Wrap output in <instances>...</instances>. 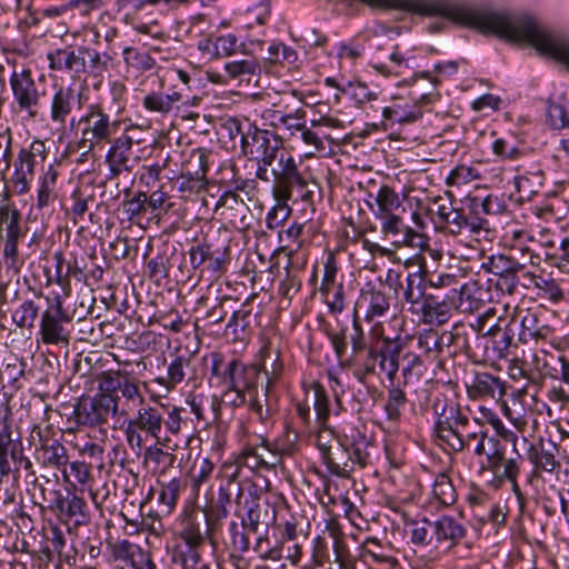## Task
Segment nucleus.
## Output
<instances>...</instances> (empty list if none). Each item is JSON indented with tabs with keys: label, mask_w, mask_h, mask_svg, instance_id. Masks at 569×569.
I'll use <instances>...</instances> for the list:
<instances>
[{
	"label": "nucleus",
	"mask_w": 569,
	"mask_h": 569,
	"mask_svg": "<svg viewBox=\"0 0 569 569\" xmlns=\"http://www.w3.org/2000/svg\"><path fill=\"white\" fill-rule=\"evenodd\" d=\"M271 174L274 179L273 194L290 199L293 188H305L307 181L299 171L296 159L282 151L272 164Z\"/></svg>",
	"instance_id": "14"
},
{
	"label": "nucleus",
	"mask_w": 569,
	"mask_h": 569,
	"mask_svg": "<svg viewBox=\"0 0 569 569\" xmlns=\"http://www.w3.org/2000/svg\"><path fill=\"white\" fill-rule=\"evenodd\" d=\"M338 273V264L335 254L329 253L325 263H323V278L320 286V292L322 296L327 297L331 293V291L337 287L336 286V277Z\"/></svg>",
	"instance_id": "63"
},
{
	"label": "nucleus",
	"mask_w": 569,
	"mask_h": 569,
	"mask_svg": "<svg viewBox=\"0 0 569 569\" xmlns=\"http://www.w3.org/2000/svg\"><path fill=\"white\" fill-rule=\"evenodd\" d=\"M162 448V446L157 443L156 446L146 448L144 459L154 462L158 467L161 468V472H166L168 469L173 467L177 458L176 455L164 451Z\"/></svg>",
	"instance_id": "56"
},
{
	"label": "nucleus",
	"mask_w": 569,
	"mask_h": 569,
	"mask_svg": "<svg viewBox=\"0 0 569 569\" xmlns=\"http://www.w3.org/2000/svg\"><path fill=\"white\" fill-rule=\"evenodd\" d=\"M214 470V463L207 457L197 458L189 472V479L192 490L198 492L199 489L209 481Z\"/></svg>",
	"instance_id": "47"
},
{
	"label": "nucleus",
	"mask_w": 569,
	"mask_h": 569,
	"mask_svg": "<svg viewBox=\"0 0 569 569\" xmlns=\"http://www.w3.org/2000/svg\"><path fill=\"white\" fill-rule=\"evenodd\" d=\"M479 179H481V174L478 169L472 166L459 164L449 172L446 184L448 187H461Z\"/></svg>",
	"instance_id": "52"
},
{
	"label": "nucleus",
	"mask_w": 569,
	"mask_h": 569,
	"mask_svg": "<svg viewBox=\"0 0 569 569\" xmlns=\"http://www.w3.org/2000/svg\"><path fill=\"white\" fill-rule=\"evenodd\" d=\"M186 409L178 406L161 405L160 408L143 403L137 410L136 416L130 419L132 423L157 441V445L174 450L178 446H170L168 436L161 437V432L178 436L187 423L183 419Z\"/></svg>",
	"instance_id": "2"
},
{
	"label": "nucleus",
	"mask_w": 569,
	"mask_h": 569,
	"mask_svg": "<svg viewBox=\"0 0 569 569\" xmlns=\"http://www.w3.org/2000/svg\"><path fill=\"white\" fill-rule=\"evenodd\" d=\"M406 403L407 397L405 391L400 387L395 386V382L391 383V387L388 389V398L385 405V411L388 420H398L406 407Z\"/></svg>",
	"instance_id": "50"
},
{
	"label": "nucleus",
	"mask_w": 569,
	"mask_h": 569,
	"mask_svg": "<svg viewBox=\"0 0 569 569\" xmlns=\"http://www.w3.org/2000/svg\"><path fill=\"white\" fill-rule=\"evenodd\" d=\"M402 351V343L399 339L382 338L380 345L375 348L378 367L390 381L395 382L399 371V358Z\"/></svg>",
	"instance_id": "25"
},
{
	"label": "nucleus",
	"mask_w": 569,
	"mask_h": 569,
	"mask_svg": "<svg viewBox=\"0 0 569 569\" xmlns=\"http://www.w3.org/2000/svg\"><path fill=\"white\" fill-rule=\"evenodd\" d=\"M72 315L64 308L60 297H57L41 312L39 337L43 345L68 347L72 338Z\"/></svg>",
	"instance_id": "7"
},
{
	"label": "nucleus",
	"mask_w": 569,
	"mask_h": 569,
	"mask_svg": "<svg viewBox=\"0 0 569 569\" xmlns=\"http://www.w3.org/2000/svg\"><path fill=\"white\" fill-rule=\"evenodd\" d=\"M457 23L482 33H493L511 42L529 44L540 54L569 67V39L551 31L530 16L475 10L457 2Z\"/></svg>",
	"instance_id": "1"
},
{
	"label": "nucleus",
	"mask_w": 569,
	"mask_h": 569,
	"mask_svg": "<svg viewBox=\"0 0 569 569\" xmlns=\"http://www.w3.org/2000/svg\"><path fill=\"white\" fill-rule=\"evenodd\" d=\"M436 214L443 224V231L451 236H468L479 241L480 238H486L491 230L487 219L477 217L471 212L466 214L463 209L455 208L452 203L439 204Z\"/></svg>",
	"instance_id": "9"
},
{
	"label": "nucleus",
	"mask_w": 569,
	"mask_h": 569,
	"mask_svg": "<svg viewBox=\"0 0 569 569\" xmlns=\"http://www.w3.org/2000/svg\"><path fill=\"white\" fill-rule=\"evenodd\" d=\"M432 497L441 506H452L457 501V492L451 479L446 473L436 476L432 485Z\"/></svg>",
	"instance_id": "45"
},
{
	"label": "nucleus",
	"mask_w": 569,
	"mask_h": 569,
	"mask_svg": "<svg viewBox=\"0 0 569 569\" xmlns=\"http://www.w3.org/2000/svg\"><path fill=\"white\" fill-rule=\"evenodd\" d=\"M450 296L455 302V309L462 312H473L483 303V289L477 281H468L459 288L450 289Z\"/></svg>",
	"instance_id": "26"
},
{
	"label": "nucleus",
	"mask_w": 569,
	"mask_h": 569,
	"mask_svg": "<svg viewBox=\"0 0 569 569\" xmlns=\"http://www.w3.org/2000/svg\"><path fill=\"white\" fill-rule=\"evenodd\" d=\"M180 490L181 481L178 478H173L162 486L158 500L167 513L171 512L176 507Z\"/></svg>",
	"instance_id": "57"
},
{
	"label": "nucleus",
	"mask_w": 569,
	"mask_h": 569,
	"mask_svg": "<svg viewBox=\"0 0 569 569\" xmlns=\"http://www.w3.org/2000/svg\"><path fill=\"white\" fill-rule=\"evenodd\" d=\"M362 557L367 562L372 561L385 565L388 568H393L398 563L391 543H382L377 538H368L363 541Z\"/></svg>",
	"instance_id": "30"
},
{
	"label": "nucleus",
	"mask_w": 569,
	"mask_h": 569,
	"mask_svg": "<svg viewBox=\"0 0 569 569\" xmlns=\"http://www.w3.org/2000/svg\"><path fill=\"white\" fill-rule=\"evenodd\" d=\"M506 391V381L489 372L476 373L472 381L467 385L468 396L473 400L491 398L500 401Z\"/></svg>",
	"instance_id": "23"
},
{
	"label": "nucleus",
	"mask_w": 569,
	"mask_h": 569,
	"mask_svg": "<svg viewBox=\"0 0 569 569\" xmlns=\"http://www.w3.org/2000/svg\"><path fill=\"white\" fill-rule=\"evenodd\" d=\"M516 322L517 320L515 316H512L505 325L503 332L500 335V338H495L492 350L497 359H505L508 356L509 348L511 347L513 341V326L516 325Z\"/></svg>",
	"instance_id": "54"
},
{
	"label": "nucleus",
	"mask_w": 569,
	"mask_h": 569,
	"mask_svg": "<svg viewBox=\"0 0 569 569\" xmlns=\"http://www.w3.org/2000/svg\"><path fill=\"white\" fill-rule=\"evenodd\" d=\"M241 144L244 154L257 163L273 164L283 151V139L280 136L257 126H250L242 134Z\"/></svg>",
	"instance_id": "11"
},
{
	"label": "nucleus",
	"mask_w": 569,
	"mask_h": 569,
	"mask_svg": "<svg viewBox=\"0 0 569 569\" xmlns=\"http://www.w3.org/2000/svg\"><path fill=\"white\" fill-rule=\"evenodd\" d=\"M467 533V529L455 518L449 516H441L433 521V535L436 546L447 545L449 548L457 546Z\"/></svg>",
	"instance_id": "27"
},
{
	"label": "nucleus",
	"mask_w": 569,
	"mask_h": 569,
	"mask_svg": "<svg viewBox=\"0 0 569 569\" xmlns=\"http://www.w3.org/2000/svg\"><path fill=\"white\" fill-rule=\"evenodd\" d=\"M76 58V49L72 47L54 49L47 54L50 70L64 72L73 78H78Z\"/></svg>",
	"instance_id": "33"
},
{
	"label": "nucleus",
	"mask_w": 569,
	"mask_h": 569,
	"mask_svg": "<svg viewBox=\"0 0 569 569\" xmlns=\"http://www.w3.org/2000/svg\"><path fill=\"white\" fill-rule=\"evenodd\" d=\"M378 220L380 221L381 233L390 239L396 247L422 249L427 246L426 237L407 226L397 213L379 218Z\"/></svg>",
	"instance_id": "16"
},
{
	"label": "nucleus",
	"mask_w": 569,
	"mask_h": 569,
	"mask_svg": "<svg viewBox=\"0 0 569 569\" xmlns=\"http://www.w3.org/2000/svg\"><path fill=\"white\" fill-rule=\"evenodd\" d=\"M370 440L359 430H352L346 435L343 441L329 451L322 461L329 472L340 477L349 478L356 466L363 468L369 462Z\"/></svg>",
	"instance_id": "4"
},
{
	"label": "nucleus",
	"mask_w": 569,
	"mask_h": 569,
	"mask_svg": "<svg viewBox=\"0 0 569 569\" xmlns=\"http://www.w3.org/2000/svg\"><path fill=\"white\" fill-rule=\"evenodd\" d=\"M455 309V302L450 292L443 297L430 295L423 303L417 316L420 321L427 325H443L451 317Z\"/></svg>",
	"instance_id": "24"
},
{
	"label": "nucleus",
	"mask_w": 569,
	"mask_h": 569,
	"mask_svg": "<svg viewBox=\"0 0 569 569\" xmlns=\"http://www.w3.org/2000/svg\"><path fill=\"white\" fill-rule=\"evenodd\" d=\"M201 547L202 546L191 547V545L187 543L176 545L173 548L172 561L179 563L181 569H198L201 567Z\"/></svg>",
	"instance_id": "44"
},
{
	"label": "nucleus",
	"mask_w": 569,
	"mask_h": 569,
	"mask_svg": "<svg viewBox=\"0 0 569 569\" xmlns=\"http://www.w3.org/2000/svg\"><path fill=\"white\" fill-rule=\"evenodd\" d=\"M141 550L142 548L140 546L123 539L112 546L111 555L116 561H122L129 567Z\"/></svg>",
	"instance_id": "58"
},
{
	"label": "nucleus",
	"mask_w": 569,
	"mask_h": 569,
	"mask_svg": "<svg viewBox=\"0 0 569 569\" xmlns=\"http://www.w3.org/2000/svg\"><path fill=\"white\" fill-rule=\"evenodd\" d=\"M483 455L487 457L488 469L492 472H499L505 458V447L501 446L499 439L489 437Z\"/></svg>",
	"instance_id": "60"
},
{
	"label": "nucleus",
	"mask_w": 569,
	"mask_h": 569,
	"mask_svg": "<svg viewBox=\"0 0 569 569\" xmlns=\"http://www.w3.org/2000/svg\"><path fill=\"white\" fill-rule=\"evenodd\" d=\"M453 336L451 333H447V331L439 335L435 330H425L421 332L418 338V347L425 351V353H436L439 355L442 352L445 346L450 347L452 342Z\"/></svg>",
	"instance_id": "39"
},
{
	"label": "nucleus",
	"mask_w": 569,
	"mask_h": 569,
	"mask_svg": "<svg viewBox=\"0 0 569 569\" xmlns=\"http://www.w3.org/2000/svg\"><path fill=\"white\" fill-rule=\"evenodd\" d=\"M438 98V94L428 92L422 93L413 106L395 103L390 107H386L382 110L383 124L393 126L398 124H410L422 117V111L418 104H427L433 102Z\"/></svg>",
	"instance_id": "18"
},
{
	"label": "nucleus",
	"mask_w": 569,
	"mask_h": 569,
	"mask_svg": "<svg viewBox=\"0 0 569 569\" xmlns=\"http://www.w3.org/2000/svg\"><path fill=\"white\" fill-rule=\"evenodd\" d=\"M258 370L239 359H231L223 368L221 383L233 390L252 391L257 388Z\"/></svg>",
	"instance_id": "17"
},
{
	"label": "nucleus",
	"mask_w": 569,
	"mask_h": 569,
	"mask_svg": "<svg viewBox=\"0 0 569 569\" xmlns=\"http://www.w3.org/2000/svg\"><path fill=\"white\" fill-rule=\"evenodd\" d=\"M277 203L267 213L266 222L269 229H276L291 214V208L287 203L289 199L276 197Z\"/></svg>",
	"instance_id": "61"
},
{
	"label": "nucleus",
	"mask_w": 569,
	"mask_h": 569,
	"mask_svg": "<svg viewBox=\"0 0 569 569\" xmlns=\"http://www.w3.org/2000/svg\"><path fill=\"white\" fill-rule=\"evenodd\" d=\"M259 70L260 67L253 59L231 61L224 66L228 80L242 79L244 76L256 74Z\"/></svg>",
	"instance_id": "53"
},
{
	"label": "nucleus",
	"mask_w": 569,
	"mask_h": 569,
	"mask_svg": "<svg viewBox=\"0 0 569 569\" xmlns=\"http://www.w3.org/2000/svg\"><path fill=\"white\" fill-rule=\"evenodd\" d=\"M41 451L44 466L61 469L62 471L67 469L69 457L66 447L61 442L56 440L51 445L43 446Z\"/></svg>",
	"instance_id": "48"
},
{
	"label": "nucleus",
	"mask_w": 569,
	"mask_h": 569,
	"mask_svg": "<svg viewBox=\"0 0 569 569\" xmlns=\"http://www.w3.org/2000/svg\"><path fill=\"white\" fill-rule=\"evenodd\" d=\"M410 541L420 547H435L433 521L422 519L411 523Z\"/></svg>",
	"instance_id": "49"
},
{
	"label": "nucleus",
	"mask_w": 569,
	"mask_h": 569,
	"mask_svg": "<svg viewBox=\"0 0 569 569\" xmlns=\"http://www.w3.org/2000/svg\"><path fill=\"white\" fill-rule=\"evenodd\" d=\"M99 390L114 398L120 410L117 417H126L133 408L144 403V396L140 389V381L127 371H106L98 378Z\"/></svg>",
	"instance_id": "6"
},
{
	"label": "nucleus",
	"mask_w": 569,
	"mask_h": 569,
	"mask_svg": "<svg viewBox=\"0 0 569 569\" xmlns=\"http://www.w3.org/2000/svg\"><path fill=\"white\" fill-rule=\"evenodd\" d=\"M521 330L518 335V339L522 343H527L530 340H546L549 333L547 326H540L535 313L529 311L522 316L520 320Z\"/></svg>",
	"instance_id": "41"
},
{
	"label": "nucleus",
	"mask_w": 569,
	"mask_h": 569,
	"mask_svg": "<svg viewBox=\"0 0 569 569\" xmlns=\"http://www.w3.org/2000/svg\"><path fill=\"white\" fill-rule=\"evenodd\" d=\"M306 393L307 401L309 399L312 401L318 425L327 423L330 416V401L323 386L317 381H312L307 388Z\"/></svg>",
	"instance_id": "36"
},
{
	"label": "nucleus",
	"mask_w": 569,
	"mask_h": 569,
	"mask_svg": "<svg viewBox=\"0 0 569 569\" xmlns=\"http://www.w3.org/2000/svg\"><path fill=\"white\" fill-rule=\"evenodd\" d=\"M358 308L363 310L365 319L372 322L385 317L390 310L391 296L373 286L367 284L360 293Z\"/></svg>",
	"instance_id": "21"
},
{
	"label": "nucleus",
	"mask_w": 569,
	"mask_h": 569,
	"mask_svg": "<svg viewBox=\"0 0 569 569\" xmlns=\"http://www.w3.org/2000/svg\"><path fill=\"white\" fill-rule=\"evenodd\" d=\"M210 151L203 148L192 149L182 162V172L200 179H206L209 170Z\"/></svg>",
	"instance_id": "37"
},
{
	"label": "nucleus",
	"mask_w": 569,
	"mask_h": 569,
	"mask_svg": "<svg viewBox=\"0 0 569 569\" xmlns=\"http://www.w3.org/2000/svg\"><path fill=\"white\" fill-rule=\"evenodd\" d=\"M22 448L11 438V431L7 425L0 430V473L8 476L13 471L12 463L21 458Z\"/></svg>",
	"instance_id": "32"
},
{
	"label": "nucleus",
	"mask_w": 569,
	"mask_h": 569,
	"mask_svg": "<svg viewBox=\"0 0 569 569\" xmlns=\"http://www.w3.org/2000/svg\"><path fill=\"white\" fill-rule=\"evenodd\" d=\"M257 448L260 453V462H262L263 470H272L281 463L282 453L277 447L268 442L266 439H261L260 443L257 445Z\"/></svg>",
	"instance_id": "59"
},
{
	"label": "nucleus",
	"mask_w": 569,
	"mask_h": 569,
	"mask_svg": "<svg viewBox=\"0 0 569 569\" xmlns=\"http://www.w3.org/2000/svg\"><path fill=\"white\" fill-rule=\"evenodd\" d=\"M525 263L505 254H492L487 258L483 267L495 276L501 277L510 272H520Z\"/></svg>",
	"instance_id": "42"
},
{
	"label": "nucleus",
	"mask_w": 569,
	"mask_h": 569,
	"mask_svg": "<svg viewBox=\"0 0 569 569\" xmlns=\"http://www.w3.org/2000/svg\"><path fill=\"white\" fill-rule=\"evenodd\" d=\"M120 123L121 121L112 118L101 104H89L84 114L79 119L78 149L83 150V154L102 150L117 134Z\"/></svg>",
	"instance_id": "3"
},
{
	"label": "nucleus",
	"mask_w": 569,
	"mask_h": 569,
	"mask_svg": "<svg viewBox=\"0 0 569 569\" xmlns=\"http://www.w3.org/2000/svg\"><path fill=\"white\" fill-rule=\"evenodd\" d=\"M178 537L183 543L192 546L204 545V533L201 530V525L196 517L188 515L180 523Z\"/></svg>",
	"instance_id": "46"
},
{
	"label": "nucleus",
	"mask_w": 569,
	"mask_h": 569,
	"mask_svg": "<svg viewBox=\"0 0 569 569\" xmlns=\"http://www.w3.org/2000/svg\"><path fill=\"white\" fill-rule=\"evenodd\" d=\"M86 56L88 58L87 74L94 78L102 77L106 72H108L112 57L109 53H101L90 47H86Z\"/></svg>",
	"instance_id": "51"
},
{
	"label": "nucleus",
	"mask_w": 569,
	"mask_h": 569,
	"mask_svg": "<svg viewBox=\"0 0 569 569\" xmlns=\"http://www.w3.org/2000/svg\"><path fill=\"white\" fill-rule=\"evenodd\" d=\"M401 375L403 385H407L412 377L420 378L425 372V362L422 358L415 352H406L402 356Z\"/></svg>",
	"instance_id": "55"
},
{
	"label": "nucleus",
	"mask_w": 569,
	"mask_h": 569,
	"mask_svg": "<svg viewBox=\"0 0 569 569\" xmlns=\"http://www.w3.org/2000/svg\"><path fill=\"white\" fill-rule=\"evenodd\" d=\"M530 461L535 465L537 470L552 473L560 467V463L556 460L555 455L548 450H541L538 452L532 448L529 453Z\"/></svg>",
	"instance_id": "64"
},
{
	"label": "nucleus",
	"mask_w": 569,
	"mask_h": 569,
	"mask_svg": "<svg viewBox=\"0 0 569 569\" xmlns=\"http://www.w3.org/2000/svg\"><path fill=\"white\" fill-rule=\"evenodd\" d=\"M136 130V127L126 128L119 137L111 139L109 143L110 147L106 154L110 179L118 178L123 171L130 172L132 170V166L130 164L132 147L134 143L142 141L132 133Z\"/></svg>",
	"instance_id": "15"
},
{
	"label": "nucleus",
	"mask_w": 569,
	"mask_h": 569,
	"mask_svg": "<svg viewBox=\"0 0 569 569\" xmlns=\"http://www.w3.org/2000/svg\"><path fill=\"white\" fill-rule=\"evenodd\" d=\"M118 402L104 391H100L92 397H86L78 400L73 407L70 420L78 427H98L108 423L110 418L123 413Z\"/></svg>",
	"instance_id": "8"
},
{
	"label": "nucleus",
	"mask_w": 569,
	"mask_h": 569,
	"mask_svg": "<svg viewBox=\"0 0 569 569\" xmlns=\"http://www.w3.org/2000/svg\"><path fill=\"white\" fill-rule=\"evenodd\" d=\"M62 476L74 492L88 493L94 507L101 509L108 498V492L103 496L100 495L97 477L91 463L74 460L69 463V469L63 470Z\"/></svg>",
	"instance_id": "13"
},
{
	"label": "nucleus",
	"mask_w": 569,
	"mask_h": 569,
	"mask_svg": "<svg viewBox=\"0 0 569 569\" xmlns=\"http://www.w3.org/2000/svg\"><path fill=\"white\" fill-rule=\"evenodd\" d=\"M469 209L471 213L477 217H480V213L487 216H496L505 212L506 204L503 201L493 194H488L485 198L472 197L469 199Z\"/></svg>",
	"instance_id": "43"
},
{
	"label": "nucleus",
	"mask_w": 569,
	"mask_h": 569,
	"mask_svg": "<svg viewBox=\"0 0 569 569\" xmlns=\"http://www.w3.org/2000/svg\"><path fill=\"white\" fill-rule=\"evenodd\" d=\"M49 149L44 141L34 139L28 147L21 148L11 176L13 192L18 196L30 191L36 168L47 161Z\"/></svg>",
	"instance_id": "10"
},
{
	"label": "nucleus",
	"mask_w": 569,
	"mask_h": 569,
	"mask_svg": "<svg viewBox=\"0 0 569 569\" xmlns=\"http://www.w3.org/2000/svg\"><path fill=\"white\" fill-rule=\"evenodd\" d=\"M13 100L20 111L26 112L30 118H36L39 112L41 93L33 78L32 71L28 68L13 70L9 79Z\"/></svg>",
	"instance_id": "12"
},
{
	"label": "nucleus",
	"mask_w": 569,
	"mask_h": 569,
	"mask_svg": "<svg viewBox=\"0 0 569 569\" xmlns=\"http://www.w3.org/2000/svg\"><path fill=\"white\" fill-rule=\"evenodd\" d=\"M375 202L376 208L372 204L369 207L376 219L395 214L401 206L398 193L387 184L379 188L375 197Z\"/></svg>",
	"instance_id": "34"
},
{
	"label": "nucleus",
	"mask_w": 569,
	"mask_h": 569,
	"mask_svg": "<svg viewBox=\"0 0 569 569\" xmlns=\"http://www.w3.org/2000/svg\"><path fill=\"white\" fill-rule=\"evenodd\" d=\"M123 62L128 71L144 73L156 67V60L146 51H139L133 47L122 49Z\"/></svg>",
	"instance_id": "38"
},
{
	"label": "nucleus",
	"mask_w": 569,
	"mask_h": 569,
	"mask_svg": "<svg viewBox=\"0 0 569 569\" xmlns=\"http://www.w3.org/2000/svg\"><path fill=\"white\" fill-rule=\"evenodd\" d=\"M437 415L433 433L440 446H446L455 452L463 450L461 435L468 422V416L453 401L437 399L433 403Z\"/></svg>",
	"instance_id": "5"
},
{
	"label": "nucleus",
	"mask_w": 569,
	"mask_h": 569,
	"mask_svg": "<svg viewBox=\"0 0 569 569\" xmlns=\"http://www.w3.org/2000/svg\"><path fill=\"white\" fill-rule=\"evenodd\" d=\"M335 431L328 427L327 423L319 425V430L316 436V446L321 453V458L325 457L329 451H332L335 446L342 442Z\"/></svg>",
	"instance_id": "62"
},
{
	"label": "nucleus",
	"mask_w": 569,
	"mask_h": 569,
	"mask_svg": "<svg viewBox=\"0 0 569 569\" xmlns=\"http://www.w3.org/2000/svg\"><path fill=\"white\" fill-rule=\"evenodd\" d=\"M263 373L268 377L267 389L279 378L282 372L280 351L266 342L259 352Z\"/></svg>",
	"instance_id": "35"
},
{
	"label": "nucleus",
	"mask_w": 569,
	"mask_h": 569,
	"mask_svg": "<svg viewBox=\"0 0 569 569\" xmlns=\"http://www.w3.org/2000/svg\"><path fill=\"white\" fill-rule=\"evenodd\" d=\"M78 103L79 99L73 88L62 84L53 86V93L49 101L51 122L64 127Z\"/></svg>",
	"instance_id": "20"
},
{
	"label": "nucleus",
	"mask_w": 569,
	"mask_h": 569,
	"mask_svg": "<svg viewBox=\"0 0 569 569\" xmlns=\"http://www.w3.org/2000/svg\"><path fill=\"white\" fill-rule=\"evenodd\" d=\"M38 299H24L11 313V320L20 330H32L43 311Z\"/></svg>",
	"instance_id": "31"
},
{
	"label": "nucleus",
	"mask_w": 569,
	"mask_h": 569,
	"mask_svg": "<svg viewBox=\"0 0 569 569\" xmlns=\"http://www.w3.org/2000/svg\"><path fill=\"white\" fill-rule=\"evenodd\" d=\"M190 359L183 356H179L173 359L167 370V377H157L154 382L172 391L179 383H181L186 377L184 369L189 366Z\"/></svg>",
	"instance_id": "40"
},
{
	"label": "nucleus",
	"mask_w": 569,
	"mask_h": 569,
	"mask_svg": "<svg viewBox=\"0 0 569 569\" xmlns=\"http://www.w3.org/2000/svg\"><path fill=\"white\" fill-rule=\"evenodd\" d=\"M59 171L56 163H50L37 179V208L43 209L52 204L57 198Z\"/></svg>",
	"instance_id": "28"
},
{
	"label": "nucleus",
	"mask_w": 569,
	"mask_h": 569,
	"mask_svg": "<svg viewBox=\"0 0 569 569\" xmlns=\"http://www.w3.org/2000/svg\"><path fill=\"white\" fill-rule=\"evenodd\" d=\"M10 197L11 193L6 191L0 203V238L23 236L21 213Z\"/></svg>",
	"instance_id": "29"
},
{
	"label": "nucleus",
	"mask_w": 569,
	"mask_h": 569,
	"mask_svg": "<svg viewBox=\"0 0 569 569\" xmlns=\"http://www.w3.org/2000/svg\"><path fill=\"white\" fill-rule=\"evenodd\" d=\"M214 211L236 229H243L249 226L250 209L234 191L223 192L216 204Z\"/></svg>",
	"instance_id": "19"
},
{
	"label": "nucleus",
	"mask_w": 569,
	"mask_h": 569,
	"mask_svg": "<svg viewBox=\"0 0 569 569\" xmlns=\"http://www.w3.org/2000/svg\"><path fill=\"white\" fill-rule=\"evenodd\" d=\"M425 270L419 268L413 272L406 276L405 284L402 286V306L411 315H416L423 307L425 301L430 296L426 292Z\"/></svg>",
	"instance_id": "22"
}]
</instances>
